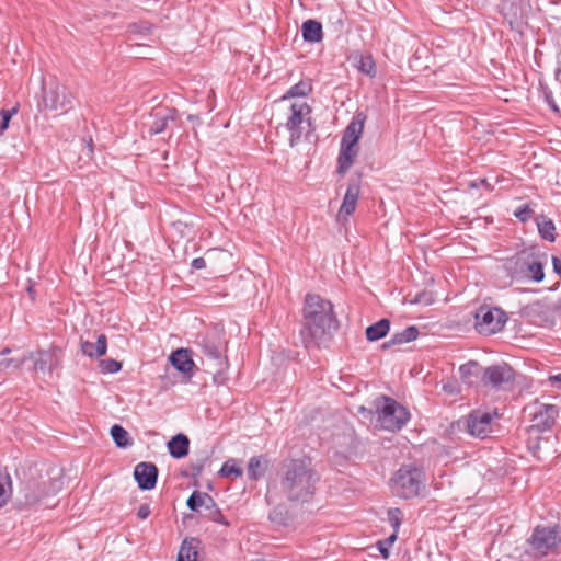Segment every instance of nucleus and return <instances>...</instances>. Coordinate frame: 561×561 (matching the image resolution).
<instances>
[{
	"label": "nucleus",
	"mask_w": 561,
	"mask_h": 561,
	"mask_svg": "<svg viewBox=\"0 0 561 561\" xmlns=\"http://www.w3.org/2000/svg\"><path fill=\"white\" fill-rule=\"evenodd\" d=\"M99 367L104 374H114L122 369V363L116 359L107 358L100 360Z\"/></svg>",
	"instance_id": "a19ab883"
},
{
	"label": "nucleus",
	"mask_w": 561,
	"mask_h": 561,
	"mask_svg": "<svg viewBox=\"0 0 561 561\" xmlns=\"http://www.w3.org/2000/svg\"><path fill=\"white\" fill-rule=\"evenodd\" d=\"M402 511L398 507H393L388 510V519L393 528V533L398 535L401 522H402Z\"/></svg>",
	"instance_id": "79ce46f5"
},
{
	"label": "nucleus",
	"mask_w": 561,
	"mask_h": 561,
	"mask_svg": "<svg viewBox=\"0 0 561 561\" xmlns=\"http://www.w3.org/2000/svg\"><path fill=\"white\" fill-rule=\"evenodd\" d=\"M159 470L152 462H139L134 469V478L138 488L144 491H150L156 488Z\"/></svg>",
	"instance_id": "a211bd4d"
},
{
	"label": "nucleus",
	"mask_w": 561,
	"mask_h": 561,
	"mask_svg": "<svg viewBox=\"0 0 561 561\" xmlns=\"http://www.w3.org/2000/svg\"><path fill=\"white\" fill-rule=\"evenodd\" d=\"M150 513H151L150 506L148 504L144 503L138 507L137 516L140 519H146L150 515Z\"/></svg>",
	"instance_id": "864d4df0"
},
{
	"label": "nucleus",
	"mask_w": 561,
	"mask_h": 561,
	"mask_svg": "<svg viewBox=\"0 0 561 561\" xmlns=\"http://www.w3.org/2000/svg\"><path fill=\"white\" fill-rule=\"evenodd\" d=\"M211 262V254L207 253L206 257H196L192 261L191 267L193 270H202L208 267V263Z\"/></svg>",
	"instance_id": "8fccbe9b"
},
{
	"label": "nucleus",
	"mask_w": 561,
	"mask_h": 561,
	"mask_svg": "<svg viewBox=\"0 0 561 561\" xmlns=\"http://www.w3.org/2000/svg\"><path fill=\"white\" fill-rule=\"evenodd\" d=\"M199 546V539L194 537L185 538L180 547L178 561H197Z\"/></svg>",
	"instance_id": "b1692460"
},
{
	"label": "nucleus",
	"mask_w": 561,
	"mask_h": 561,
	"mask_svg": "<svg viewBox=\"0 0 561 561\" xmlns=\"http://www.w3.org/2000/svg\"><path fill=\"white\" fill-rule=\"evenodd\" d=\"M525 553L534 559L561 552V525H537L526 539Z\"/></svg>",
	"instance_id": "20e7f679"
},
{
	"label": "nucleus",
	"mask_w": 561,
	"mask_h": 561,
	"mask_svg": "<svg viewBox=\"0 0 561 561\" xmlns=\"http://www.w3.org/2000/svg\"><path fill=\"white\" fill-rule=\"evenodd\" d=\"M171 365L180 373L191 377L195 364L192 359L191 352L186 348L173 351L169 357Z\"/></svg>",
	"instance_id": "aec40b11"
},
{
	"label": "nucleus",
	"mask_w": 561,
	"mask_h": 561,
	"mask_svg": "<svg viewBox=\"0 0 561 561\" xmlns=\"http://www.w3.org/2000/svg\"><path fill=\"white\" fill-rule=\"evenodd\" d=\"M209 274L213 275L214 278H218V277H222L224 275H217L216 272L211 268V271L209 272Z\"/></svg>",
	"instance_id": "e2e57ef3"
},
{
	"label": "nucleus",
	"mask_w": 561,
	"mask_h": 561,
	"mask_svg": "<svg viewBox=\"0 0 561 561\" xmlns=\"http://www.w3.org/2000/svg\"><path fill=\"white\" fill-rule=\"evenodd\" d=\"M543 255L522 250L506 261V268L512 279L516 280H543Z\"/></svg>",
	"instance_id": "39448f33"
},
{
	"label": "nucleus",
	"mask_w": 561,
	"mask_h": 561,
	"mask_svg": "<svg viewBox=\"0 0 561 561\" xmlns=\"http://www.w3.org/2000/svg\"><path fill=\"white\" fill-rule=\"evenodd\" d=\"M417 335H419L417 328L415 325H410V327L405 328L403 331L393 334V336L391 337V343L399 344V345L409 343V342L416 340Z\"/></svg>",
	"instance_id": "f704fd0d"
},
{
	"label": "nucleus",
	"mask_w": 561,
	"mask_h": 561,
	"mask_svg": "<svg viewBox=\"0 0 561 561\" xmlns=\"http://www.w3.org/2000/svg\"><path fill=\"white\" fill-rule=\"evenodd\" d=\"M27 359L33 360V370L42 374H51L59 368L61 362V350L50 347L47 350H38L31 352Z\"/></svg>",
	"instance_id": "2eb2a0df"
},
{
	"label": "nucleus",
	"mask_w": 561,
	"mask_h": 561,
	"mask_svg": "<svg viewBox=\"0 0 561 561\" xmlns=\"http://www.w3.org/2000/svg\"><path fill=\"white\" fill-rule=\"evenodd\" d=\"M397 538L398 535L396 533H392L387 539L377 542L378 550L385 559L389 557L390 547L393 545Z\"/></svg>",
	"instance_id": "c03bdc74"
},
{
	"label": "nucleus",
	"mask_w": 561,
	"mask_h": 561,
	"mask_svg": "<svg viewBox=\"0 0 561 561\" xmlns=\"http://www.w3.org/2000/svg\"><path fill=\"white\" fill-rule=\"evenodd\" d=\"M11 477L7 471L0 470V507L4 506L11 493Z\"/></svg>",
	"instance_id": "c9c22d12"
},
{
	"label": "nucleus",
	"mask_w": 561,
	"mask_h": 561,
	"mask_svg": "<svg viewBox=\"0 0 561 561\" xmlns=\"http://www.w3.org/2000/svg\"><path fill=\"white\" fill-rule=\"evenodd\" d=\"M320 474L308 457L287 459L278 471L279 490L290 503H308L312 500Z\"/></svg>",
	"instance_id": "f257e3e1"
},
{
	"label": "nucleus",
	"mask_w": 561,
	"mask_h": 561,
	"mask_svg": "<svg viewBox=\"0 0 561 561\" xmlns=\"http://www.w3.org/2000/svg\"><path fill=\"white\" fill-rule=\"evenodd\" d=\"M18 112V108L16 107H13L11 110H1L0 111V117H1V122H0V135H2L4 133V130L8 129L9 127V123H10V119L11 117Z\"/></svg>",
	"instance_id": "49530a36"
},
{
	"label": "nucleus",
	"mask_w": 561,
	"mask_h": 561,
	"mask_svg": "<svg viewBox=\"0 0 561 561\" xmlns=\"http://www.w3.org/2000/svg\"><path fill=\"white\" fill-rule=\"evenodd\" d=\"M514 216L520 221V222H527L530 220L534 216V210L528 204H524L519 207H517L514 210Z\"/></svg>",
	"instance_id": "a18cd8bd"
},
{
	"label": "nucleus",
	"mask_w": 561,
	"mask_h": 561,
	"mask_svg": "<svg viewBox=\"0 0 561 561\" xmlns=\"http://www.w3.org/2000/svg\"><path fill=\"white\" fill-rule=\"evenodd\" d=\"M476 329L483 334H493L502 330L506 322L505 312L499 308L481 306L474 314Z\"/></svg>",
	"instance_id": "ddd939ff"
},
{
	"label": "nucleus",
	"mask_w": 561,
	"mask_h": 561,
	"mask_svg": "<svg viewBox=\"0 0 561 561\" xmlns=\"http://www.w3.org/2000/svg\"><path fill=\"white\" fill-rule=\"evenodd\" d=\"M110 433L117 447L127 448L133 445L128 432L122 425L114 424Z\"/></svg>",
	"instance_id": "473e14b6"
},
{
	"label": "nucleus",
	"mask_w": 561,
	"mask_h": 561,
	"mask_svg": "<svg viewBox=\"0 0 561 561\" xmlns=\"http://www.w3.org/2000/svg\"><path fill=\"white\" fill-rule=\"evenodd\" d=\"M484 368L485 367L481 366L478 362L469 360L468 363L459 367L460 378L463 382L470 385L473 382V380L471 379L472 377L481 379Z\"/></svg>",
	"instance_id": "bb28decb"
},
{
	"label": "nucleus",
	"mask_w": 561,
	"mask_h": 561,
	"mask_svg": "<svg viewBox=\"0 0 561 561\" xmlns=\"http://www.w3.org/2000/svg\"><path fill=\"white\" fill-rule=\"evenodd\" d=\"M553 272L561 278V257L552 256Z\"/></svg>",
	"instance_id": "4d7b16f0"
},
{
	"label": "nucleus",
	"mask_w": 561,
	"mask_h": 561,
	"mask_svg": "<svg viewBox=\"0 0 561 561\" xmlns=\"http://www.w3.org/2000/svg\"><path fill=\"white\" fill-rule=\"evenodd\" d=\"M268 467V459L265 455L253 456L249 459L247 476L251 481H257L264 477Z\"/></svg>",
	"instance_id": "4be33fe9"
},
{
	"label": "nucleus",
	"mask_w": 561,
	"mask_h": 561,
	"mask_svg": "<svg viewBox=\"0 0 561 561\" xmlns=\"http://www.w3.org/2000/svg\"><path fill=\"white\" fill-rule=\"evenodd\" d=\"M301 34L305 42L319 43L323 38L322 24L316 20H307L301 25Z\"/></svg>",
	"instance_id": "a878e982"
},
{
	"label": "nucleus",
	"mask_w": 561,
	"mask_h": 561,
	"mask_svg": "<svg viewBox=\"0 0 561 561\" xmlns=\"http://www.w3.org/2000/svg\"><path fill=\"white\" fill-rule=\"evenodd\" d=\"M202 470L195 467L194 463L190 462L186 469L182 472L184 477L196 479L202 474Z\"/></svg>",
	"instance_id": "3c124183"
},
{
	"label": "nucleus",
	"mask_w": 561,
	"mask_h": 561,
	"mask_svg": "<svg viewBox=\"0 0 561 561\" xmlns=\"http://www.w3.org/2000/svg\"><path fill=\"white\" fill-rule=\"evenodd\" d=\"M392 345H393V344L391 343V339H390L389 341H387V342H385V343L382 344V348H388V347H390V346H392Z\"/></svg>",
	"instance_id": "680f3d73"
},
{
	"label": "nucleus",
	"mask_w": 561,
	"mask_h": 561,
	"mask_svg": "<svg viewBox=\"0 0 561 561\" xmlns=\"http://www.w3.org/2000/svg\"><path fill=\"white\" fill-rule=\"evenodd\" d=\"M538 232L540 237L547 241L553 242L556 240V226L552 219L545 215L539 216L536 219Z\"/></svg>",
	"instance_id": "c85d7f7f"
},
{
	"label": "nucleus",
	"mask_w": 561,
	"mask_h": 561,
	"mask_svg": "<svg viewBox=\"0 0 561 561\" xmlns=\"http://www.w3.org/2000/svg\"><path fill=\"white\" fill-rule=\"evenodd\" d=\"M168 450H169V454L175 459H181V458L187 456V454L190 451L188 437L182 433L174 435L168 442Z\"/></svg>",
	"instance_id": "5701e85b"
},
{
	"label": "nucleus",
	"mask_w": 561,
	"mask_h": 561,
	"mask_svg": "<svg viewBox=\"0 0 561 561\" xmlns=\"http://www.w3.org/2000/svg\"><path fill=\"white\" fill-rule=\"evenodd\" d=\"M203 508L205 511H207L208 508H211L215 504H217L215 502V500L213 499L211 495H209L208 493L206 492H203Z\"/></svg>",
	"instance_id": "5fc2aeb1"
},
{
	"label": "nucleus",
	"mask_w": 561,
	"mask_h": 561,
	"mask_svg": "<svg viewBox=\"0 0 561 561\" xmlns=\"http://www.w3.org/2000/svg\"><path fill=\"white\" fill-rule=\"evenodd\" d=\"M365 121L366 115L363 112H358L346 126L341 139V145L358 146V140L364 130Z\"/></svg>",
	"instance_id": "6ab92c4d"
},
{
	"label": "nucleus",
	"mask_w": 561,
	"mask_h": 561,
	"mask_svg": "<svg viewBox=\"0 0 561 561\" xmlns=\"http://www.w3.org/2000/svg\"><path fill=\"white\" fill-rule=\"evenodd\" d=\"M210 458V453L208 450H203L196 458L192 459L191 462L195 465L202 471L205 468V465L208 462Z\"/></svg>",
	"instance_id": "09e8293b"
},
{
	"label": "nucleus",
	"mask_w": 561,
	"mask_h": 561,
	"mask_svg": "<svg viewBox=\"0 0 561 561\" xmlns=\"http://www.w3.org/2000/svg\"><path fill=\"white\" fill-rule=\"evenodd\" d=\"M336 321L333 305L318 294H307L302 307L300 337L306 348L318 347Z\"/></svg>",
	"instance_id": "f03ea898"
},
{
	"label": "nucleus",
	"mask_w": 561,
	"mask_h": 561,
	"mask_svg": "<svg viewBox=\"0 0 561 561\" xmlns=\"http://www.w3.org/2000/svg\"><path fill=\"white\" fill-rule=\"evenodd\" d=\"M548 290H549V291H554V290H557V286H556V285H553V286L549 287V288H548Z\"/></svg>",
	"instance_id": "69168bd1"
},
{
	"label": "nucleus",
	"mask_w": 561,
	"mask_h": 561,
	"mask_svg": "<svg viewBox=\"0 0 561 561\" xmlns=\"http://www.w3.org/2000/svg\"><path fill=\"white\" fill-rule=\"evenodd\" d=\"M23 491L24 503L28 506H34L38 504L44 494L42 485L37 482H28Z\"/></svg>",
	"instance_id": "c756f323"
},
{
	"label": "nucleus",
	"mask_w": 561,
	"mask_h": 561,
	"mask_svg": "<svg viewBox=\"0 0 561 561\" xmlns=\"http://www.w3.org/2000/svg\"><path fill=\"white\" fill-rule=\"evenodd\" d=\"M357 68L360 72L374 77L375 71V61L371 56H360Z\"/></svg>",
	"instance_id": "58836bf2"
},
{
	"label": "nucleus",
	"mask_w": 561,
	"mask_h": 561,
	"mask_svg": "<svg viewBox=\"0 0 561 561\" xmlns=\"http://www.w3.org/2000/svg\"><path fill=\"white\" fill-rule=\"evenodd\" d=\"M107 350V339L105 334H100L96 339V342L82 341L81 342V351L84 355L93 358H99L105 355Z\"/></svg>",
	"instance_id": "393cba45"
},
{
	"label": "nucleus",
	"mask_w": 561,
	"mask_h": 561,
	"mask_svg": "<svg viewBox=\"0 0 561 561\" xmlns=\"http://www.w3.org/2000/svg\"><path fill=\"white\" fill-rule=\"evenodd\" d=\"M27 360V356L22 358H0V371L16 370Z\"/></svg>",
	"instance_id": "ea45409f"
},
{
	"label": "nucleus",
	"mask_w": 561,
	"mask_h": 561,
	"mask_svg": "<svg viewBox=\"0 0 561 561\" xmlns=\"http://www.w3.org/2000/svg\"><path fill=\"white\" fill-rule=\"evenodd\" d=\"M552 385L560 383L559 388H561V373L549 378Z\"/></svg>",
	"instance_id": "bf43d9fd"
},
{
	"label": "nucleus",
	"mask_w": 561,
	"mask_h": 561,
	"mask_svg": "<svg viewBox=\"0 0 561 561\" xmlns=\"http://www.w3.org/2000/svg\"><path fill=\"white\" fill-rule=\"evenodd\" d=\"M360 194V179H350L347 188L342 202V205L339 209L337 219L347 220L350 216H352L356 209L357 202Z\"/></svg>",
	"instance_id": "dca6fc26"
},
{
	"label": "nucleus",
	"mask_w": 561,
	"mask_h": 561,
	"mask_svg": "<svg viewBox=\"0 0 561 561\" xmlns=\"http://www.w3.org/2000/svg\"><path fill=\"white\" fill-rule=\"evenodd\" d=\"M203 492L194 491L186 501L187 507L193 512H199L203 507Z\"/></svg>",
	"instance_id": "37998d69"
},
{
	"label": "nucleus",
	"mask_w": 561,
	"mask_h": 561,
	"mask_svg": "<svg viewBox=\"0 0 561 561\" xmlns=\"http://www.w3.org/2000/svg\"><path fill=\"white\" fill-rule=\"evenodd\" d=\"M218 473L222 478H228L231 476L239 478L243 474V470L238 465V461L236 459L231 458L224 462V465Z\"/></svg>",
	"instance_id": "e433bc0d"
},
{
	"label": "nucleus",
	"mask_w": 561,
	"mask_h": 561,
	"mask_svg": "<svg viewBox=\"0 0 561 561\" xmlns=\"http://www.w3.org/2000/svg\"><path fill=\"white\" fill-rule=\"evenodd\" d=\"M312 85L309 80H300L298 83L289 88V90L282 96V100L290 98H304L311 93Z\"/></svg>",
	"instance_id": "2f4dec72"
},
{
	"label": "nucleus",
	"mask_w": 561,
	"mask_h": 561,
	"mask_svg": "<svg viewBox=\"0 0 561 561\" xmlns=\"http://www.w3.org/2000/svg\"><path fill=\"white\" fill-rule=\"evenodd\" d=\"M204 516L207 519L215 522L217 524L224 525L226 527L230 526V523L224 516V514L221 513V511L217 504H215L211 508H208L207 511H205Z\"/></svg>",
	"instance_id": "4c0bfd02"
},
{
	"label": "nucleus",
	"mask_w": 561,
	"mask_h": 561,
	"mask_svg": "<svg viewBox=\"0 0 561 561\" xmlns=\"http://www.w3.org/2000/svg\"><path fill=\"white\" fill-rule=\"evenodd\" d=\"M528 413L530 426L529 433L550 431L559 416V407L556 404L542 403L535 401L527 405L524 410Z\"/></svg>",
	"instance_id": "6e6552de"
},
{
	"label": "nucleus",
	"mask_w": 561,
	"mask_h": 561,
	"mask_svg": "<svg viewBox=\"0 0 561 561\" xmlns=\"http://www.w3.org/2000/svg\"><path fill=\"white\" fill-rule=\"evenodd\" d=\"M151 30L150 25L139 26L138 24L129 25V32L131 33H149Z\"/></svg>",
	"instance_id": "6e6d98bb"
},
{
	"label": "nucleus",
	"mask_w": 561,
	"mask_h": 561,
	"mask_svg": "<svg viewBox=\"0 0 561 561\" xmlns=\"http://www.w3.org/2000/svg\"><path fill=\"white\" fill-rule=\"evenodd\" d=\"M543 301L529 306L527 314L534 324L550 328L554 324V312L561 310V299L545 298Z\"/></svg>",
	"instance_id": "4468645a"
},
{
	"label": "nucleus",
	"mask_w": 561,
	"mask_h": 561,
	"mask_svg": "<svg viewBox=\"0 0 561 561\" xmlns=\"http://www.w3.org/2000/svg\"><path fill=\"white\" fill-rule=\"evenodd\" d=\"M427 477L423 466L414 462L403 463L392 474L389 486L391 493L402 500L422 496L426 490Z\"/></svg>",
	"instance_id": "7ed1b4c3"
},
{
	"label": "nucleus",
	"mask_w": 561,
	"mask_h": 561,
	"mask_svg": "<svg viewBox=\"0 0 561 561\" xmlns=\"http://www.w3.org/2000/svg\"><path fill=\"white\" fill-rule=\"evenodd\" d=\"M515 381V370L506 363L490 365L484 368L481 382L484 387L504 390Z\"/></svg>",
	"instance_id": "f8f14e48"
},
{
	"label": "nucleus",
	"mask_w": 561,
	"mask_h": 561,
	"mask_svg": "<svg viewBox=\"0 0 561 561\" xmlns=\"http://www.w3.org/2000/svg\"><path fill=\"white\" fill-rule=\"evenodd\" d=\"M540 88H541V93H542L545 102L549 105V107L556 114H559L560 113V108H559V106L557 105V103L554 101L552 91L548 87L540 85Z\"/></svg>",
	"instance_id": "de8ad7c7"
},
{
	"label": "nucleus",
	"mask_w": 561,
	"mask_h": 561,
	"mask_svg": "<svg viewBox=\"0 0 561 561\" xmlns=\"http://www.w3.org/2000/svg\"><path fill=\"white\" fill-rule=\"evenodd\" d=\"M390 330V321L386 318L373 323L366 328V339L370 342L385 337Z\"/></svg>",
	"instance_id": "cd10ccee"
},
{
	"label": "nucleus",
	"mask_w": 561,
	"mask_h": 561,
	"mask_svg": "<svg viewBox=\"0 0 561 561\" xmlns=\"http://www.w3.org/2000/svg\"><path fill=\"white\" fill-rule=\"evenodd\" d=\"M25 290L27 291L31 300H34L35 299V296H36V291L34 289V283H30V285H27L25 287Z\"/></svg>",
	"instance_id": "13d9d810"
},
{
	"label": "nucleus",
	"mask_w": 561,
	"mask_h": 561,
	"mask_svg": "<svg viewBox=\"0 0 561 561\" xmlns=\"http://www.w3.org/2000/svg\"><path fill=\"white\" fill-rule=\"evenodd\" d=\"M268 518L278 526H287L291 519V515L285 504H278L270 512Z\"/></svg>",
	"instance_id": "7c9ffc66"
},
{
	"label": "nucleus",
	"mask_w": 561,
	"mask_h": 561,
	"mask_svg": "<svg viewBox=\"0 0 561 561\" xmlns=\"http://www.w3.org/2000/svg\"><path fill=\"white\" fill-rule=\"evenodd\" d=\"M9 353H10V350H9V348H4V350L1 352V355L3 356V355H7V354H9Z\"/></svg>",
	"instance_id": "0e129e2a"
},
{
	"label": "nucleus",
	"mask_w": 561,
	"mask_h": 561,
	"mask_svg": "<svg viewBox=\"0 0 561 561\" xmlns=\"http://www.w3.org/2000/svg\"><path fill=\"white\" fill-rule=\"evenodd\" d=\"M358 152H359L358 146L340 145L336 173L340 175L346 174V172L353 165Z\"/></svg>",
	"instance_id": "412c9836"
},
{
	"label": "nucleus",
	"mask_w": 561,
	"mask_h": 561,
	"mask_svg": "<svg viewBox=\"0 0 561 561\" xmlns=\"http://www.w3.org/2000/svg\"><path fill=\"white\" fill-rule=\"evenodd\" d=\"M527 446H528L529 450L533 453V455L539 458V455H538V451H539V448H540V439H539V437H536L534 439L529 438Z\"/></svg>",
	"instance_id": "603ef678"
},
{
	"label": "nucleus",
	"mask_w": 561,
	"mask_h": 561,
	"mask_svg": "<svg viewBox=\"0 0 561 561\" xmlns=\"http://www.w3.org/2000/svg\"><path fill=\"white\" fill-rule=\"evenodd\" d=\"M203 354L210 362V367L215 369L214 380H217L218 375L227 367V362L222 358L221 346L215 340L206 336L199 343Z\"/></svg>",
	"instance_id": "f3484780"
},
{
	"label": "nucleus",
	"mask_w": 561,
	"mask_h": 561,
	"mask_svg": "<svg viewBox=\"0 0 561 561\" xmlns=\"http://www.w3.org/2000/svg\"><path fill=\"white\" fill-rule=\"evenodd\" d=\"M554 76H556V79L557 80H560L561 81V62H559L556 71H554Z\"/></svg>",
	"instance_id": "052dcab7"
},
{
	"label": "nucleus",
	"mask_w": 561,
	"mask_h": 561,
	"mask_svg": "<svg viewBox=\"0 0 561 561\" xmlns=\"http://www.w3.org/2000/svg\"><path fill=\"white\" fill-rule=\"evenodd\" d=\"M312 108L304 101L294 102L289 107V114L285 127L289 133V146L295 147L302 137V124L306 122L309 127L312 125Z\"/></svg>",
	"instance_id": "1a4fd4ad"
},
{
	"label": "nucleus",
	"mask_w": 561,
	"mask_h": 561,
	"mask_svg": "<svg viewBox=\"0 0 561 561\" xmlns=\"http://www.w3.org/2000/svg\"><path fill=\"white\" fill-rule=\"evenodd\" d=\"M497 416L496 411L476 409L453 424V427L463 428L470 436L484 439L493 432L494 419Z\"/></svg>",
	"instance_id": "423d86ee"
},
{
	"label": "nucleus",
	"mask_w": 561,
	"mask_h": 561,
	"mask_svg": "<svg viewBox=\"0 0 561 561\" xmlns=\"http://www.w3.org/2000/svg\"><path fill=\"white\" fill-rule=\"evenodd\" d=\"M73 101L75 96L71 91L57 81L50 82L48 89L44 91V108L56 115L68 113L73 107Z\"/></svg>",
	"instance_id": "9d476101"
},
{
	"label": "nucleus",
	"mask_w": 561,
	"mask_h": 561,
	"mask_svg": "<svg viewBox=\"0 0 561 561\" xmlns=\"http://www.w3.org/2000/svg\"><path fill=\"white\" fill-rule=\"evenodd\" d=\"M377 402L378 420L382 428L391 432L401 430L410 420V412L390 397L382 396Z\"/></svg>",
	"instance_id": "0eeeda50"
},
{
	"label": "nucleus",
	"mask_w": 561,
	"mask_h": 561,
	"mask_svg": "<svg viewBox=\"0 0 561 561\" xmlns=\"http://www.w3.org/2000/svg\"><path fill=\"white\" fill-rule=\"evenodd\" d=\"M435 301L434 294L432 291L422 290L420 293H416L412 295L409 293L404 297V302L411 304V305H422V306H430Z\"/></svg>",
	"instance_id": "72a5a7b5"
},
{
	"label": "nucleus",
	"mask_w": 561,
	"mask_h": 561,
	"mask_svg": "<svg viewBox=\"0 0 561 561\" xmlns=\"http://www.w3.org/2000/svg\"><path fill=\"white\" fill-rule=\"evenodd\" d=\"M180 121L176 108L168 106H157L152 108L147 119L142 124V133L154 136L163 133L170 126Z\"/></svg>",
	"instance_id": "9b49d317"
}]
</instances>
